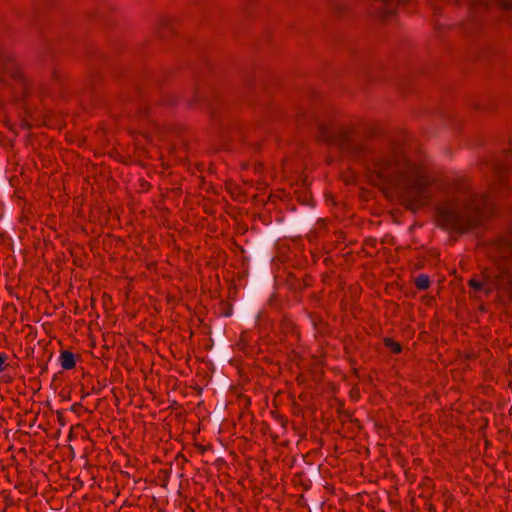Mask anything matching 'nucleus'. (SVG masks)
Masks as SVG:
<instances>
[{
  "label": "nucleus",
  "mask_w": 512,
  "mask_h": 512,
  "mask_svg": "<svg viewBox=\"0 0 512 512\" xmlns=\"http://www.w3.org/2000/svg\"><path fill=\"white\" fill-rule=\"evenodd\" d=\"M318 128L327 141L335 142L340 149L351 154L361 153V146L354 142L349 133L343 129H329L324 124L317 122Z\"/></svg>",
  "instance_id": "3"
},
{
  "label": "nucleus",
  "mask_w": 512,
  "mask_h": 512,
  "mask_svg": "<svg viewBox=\"0 0 512 512\" xmlns=\"http://www.w3.org/2000/svg\"><path fill=\"white\" fill-rule=\"evenodd\" d=\"M386 346L393 352V353H399L401 351V346L399 343H396L392 340L386 341Z\"/></svg>",
  "instance_id": "9"
},
{
  "label": "nucleus",
  "mask_w": 512,
  "mask_h": 512,
  "mask_svg": "<svg viewBox=\"0 0 512 512\" xmlns=\"http://www.w3.org/2000/svg\"><path fill=\"white\" fill-rule=\"evenodd\" d=\"M487 277L493 282V285L500 282L512 284V261L502 260L498 262L495 271Z\"/></svg>",
  "instance_id": "4"
},
{
  "label": "nucleus",
  "mask_w": 512,
  "mask_h": 512,
  "mask_svg": "<svg viewBox=\"0 0 512 512\" xmlns=\"http://www.w3.org/2000/svg\"><path fill=\"white\" fill-rule=\"evenodd\" d=\"M429 277L426 276V275H420L419 277H417L416 279V286L418 289L420 290H425L429 287Z\"/></svg>",
  "instance_id": "7"
},
{
  "label": "nucleus",
  "mask_w": 512,
  "mask_h": 512,
  "mask_svg": "<svg viewBox=\"0 0 512 512\" xmlns=\"http://www.w3.org/2000/svg\"><path fill=\"white\" fill-rule=\"evenodd\" d=\"M7 78L14 80L23 90L29 87L28 79L22 74L11 55L0 47V81L6 82Z\"/></svg>",
  "instance_id": "2"
},
{
  "label": "nucleus",
  "mask_w": 512,
  "mask_h": 512,
  "mask_svg": "<svg viewBox=\"0 0 512 512\" xmlns=\"http://www.w3.org/2000/svg\"><path fill=\"white\" fill-rule=\"evenodd\" d=\"M487 165L493 176L490 191L480 196L470 194L468 199L450 204L442 210L444 219L460 233L476 225L484 210L493 209V194L498 188L512 189V161L502 155L490 159Z\"/></svg>",
  "instance_id": "1"
},
{
  "label": "nucleus",
  "mask_w": 512,
  "mask_h": 512,
  "mask_svg": "<svg viewBox=\"0 0 512 512\" xmlns=\"http://www.w3.org/2000/svg\"><path fill=\"white\" fill-rule=\"evenodd\" d=\"M424 194V189L423 187L421 186V184H417L414 191H413V195L411 197L415 198V201L419 202L421 204V197L422 195Z\"/></svg>",
  "instance_id": "8"
},
{
  "label": "nucleus",
  "mask_w": 512,
  "mask_h": 512,
  "mask_svg": "<svg viewBox=\"0 0 512 512\" xmlns=\"http://www.w3.org/2000/svg\"><path fill=\"white\" fill-rule=\"evenodd\" d=\"M408 162L406 151L400 144L393 143L389 155L379 159V165L389 168L393 165H400L401 163Z\"/></svg>",
  "instance_id": "5"
},
{
  "label": "nucleus",
  "mask_w": 512,
  "mask_h": 512,
  "mask_svg": "<svg viewBox=\"0 0 512 512\" xmlns=\"http://www.w3.org/2000/svg\"><path fill=\"white\" fill-rule=\"evenodd\" d=\"M61 366L66 369H72L75 366V357L73 353L69 351H63L60 356Z\"/></svg>",
  "instance_id": "6"
},
{
  "label": "nucleus",
  "mask_w": 512,
  "mask_h": 512,
  "mask_svg": "<svg viewBox=\"0 0 512 512\" xmlns=\"http://www.w3.org/2000/svg\"><path fill=\"white\" fill-rule=\"evenodd\" d=\"M4 362H5V357L2 354H0V372L4 368Z\"/></svg>",
  "instance_id": "11"
},
{
  "label": "nucleus",
  "mask_w": 512,
  "mask_h": 512,
  "mask_svg": "<svg viewBox=\"0 0 512 512\" xmlns=\"http://www.w3.org/2000/svg\"><path fill=\"white\" fill-rule=\"evenodd\" d=\"M498 4L500 6H502L503 8H510L511 7V3H509L506 0H498Z\"/></svg>",
  "instance_id": "10"
}]
</instances>
